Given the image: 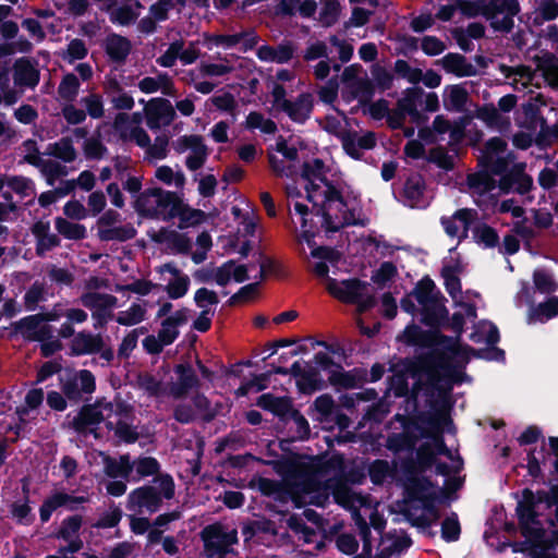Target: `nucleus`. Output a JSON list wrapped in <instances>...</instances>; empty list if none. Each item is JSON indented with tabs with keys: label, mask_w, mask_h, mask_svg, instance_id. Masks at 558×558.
Masks as SVG:
<instances>
[{
	"label": "nucleus",
	"mask_w": 558,
	"mask_h": 558,
	"mask_svg": "<svg viewBox=\"0 0 558 558\" xmlns=\"http://www.w3.org/2000/svg\"><path fill=\"white\" fill-rule=\"evenodd\" d=\"M445 301L446 299L439 298L421 305V322L429 327L428 330L415 324L404 328L403 341L407 345L420 347L428 351L412 359H404L403 366L411 377L426 374L428 385L437 389L440 397L447 398L453 385L462 384L465 374L453 364V359L459 354L456 340L439 330L448 322L449 312Z\"/></svg>",
	"instance_id": "obj_1"
},
{
	"label": "nucleus",
	"mask_w": 558,
	"mask_h": 558,
	"mask_svg": "<svg viewBox=\"0 0 558 558\" xmlns=\"http://www.w3.org/2000/svg\"><path fill=\"white\" fill-rule=\"evenodd\" d=\"M175 485L168 473L157 475L151 484H145L131 490L128 495L126 508L132 511L145 509L148 513H156L162 506L163 499H172Z\"/></svg>",
	"instance_id": "obj_2"
},
{
	"label": "nucleus",
	"mask_w": 558,
	"mask_h": 558,
	"mask_svg": "<svg viewBox=\"0 0 558 558\" xmlns=\"http://www.w3.org/2000/svg\"><path fill=\"white\" fill-rule=\"evenodd\" d=\"M368 282L359 278H350L338 281L335 278H328L326 289L335 299L345 304L357 305L360 312L368 311L375 305V298L365 294Z\"/></svg>",
	"instance_id": "obj_3"
},
{
	"label": "nucleus",
	"mask_w": 558,
	"mask_h": 558,
	"mask_svg": "<svg viewBox=\"0 0 558 558\" xmlns=\"http://www.w3.org/2000/svg\"><path fill=\"white\" fill-rule=\"evenodd\" d=\"M534 492L530 488L522 490V498L518 501L515 514L518 517L520 531L526 543L538 547L545 536V530L539 521V513L536 511V504L533 501Z\"/></svg>",
	"instance_id": "obj_4"
},
{
	"label": "nucleus",
	"mask_w": 558,
	"mask_h": 558,
	"mask_svg": "<svg viewBox=\"0 0 558 558\" xmlns=\"http://www.w3.org/2000/svg\"><path fill=\"white\" fill-rule=\"evenodd\" d=\"M174 149L178 153H183L187 149L192 150V154L189 155L185 160V166L191 171L201 169L208 157V148L204 144V138L196 134L180 136L175 143Z\"/></svg>",
	"instance_id": "obj_5"
},
{
	"label": "nucleus",
	"mask_w": 558,
	"mask_h": 558,
	"mask_svg": "<svg viewBox=\"0 0 558 558\" xmlns=\"http://www.w3.org/2000/svg\"><path fill=\"white\" fill-rule=\"evenodd\" d=\"M105 421L102 411H96V405L83 404L77 414L69 422V427L82 436L93 435L99 438L98 425Z\"/></svg>",
	"instance_id": "obj_6"
},
{
	"label": "nucleus",
	"mask_w": 558,
	"mask_h": 558,
	"mask_svg": "<svg viewBox=\"0 0 558 558\" xmlns=\"http://www.w3.org/2000/svg\"><path fill=\"white\" fill-rule=\"evenodd\" d=\"M41 324V316L28 315L12 323L13 335L20 333L26 341H43L53 338V327Z\"/></svg>",
	"instance_id": "obj_7"
},
{
	"label": "nucleus",
	"mask_w": 558,
	"mask_h": 558,
	"mask_svg": "<svg viewBox=\"0 0 558 558\" xmlns=\"http://www.w3.org/2000/svg\"><path fill=\"white\" fill-rule=\"evenodd\" d=\"M283 488L278 489L275 494V500L279 502H288L292 500L296 508L303 506L302 494H311L318 492L324 487L323 483L314 477H307L302 482H282Z\"/></svg>",
	"instance_id": "obj_8"
},
{
	"label": "nucleus",
	"mask_w": 558,
	"mask_h": 558,
	"mask_svg": "<svg viewBox=\"0 0 558 558\" xmlns=\"http://www.w3.org/2000/svg\"><path fill=\"white\" fill-rule=\"evenodd\" d=\"M173 372L177 375V381L169 385V395L174 399H183L191 390L201 388L202 383L190 363L175 364Z\"/></svg>",
	"instance_id": "obj_9"
},
{
	"label": "nucleus",
	"mask_w": 558,
	"mask_h": 558,
	"mask_svg": "<svg viewBox=\"0 0 558 558\" xmlns=\"http://www.w3.org/2000/svg\"><path fill=\"white\" fill-rule=\"evenodd\" d=\"M145 113L146 124L150 130H158L161 124L169 125L175 118V110L170 100L162 97L151 98Z\"/></svg>",
	"instance_id": "obj_10"
},
{
	"label": "nucleus",
	"mask_w": 558,
	"mask_h": 558,
	"mask_svg": "<svg viewBox=\"0 0 558 558\" xmlns=\"http://www.w3.org/2000/svg\"><path fill=\"white\" fill-rule=\"evenodd\" d=\"M425 179L420 173L411 174L404 182L402 197L404 205L411 208H426L428 202L424 198Z\"/></svg>",
	"instance_id": "obj_11"
},
{
	"label": "nucleus",
	"mask_w": 558,
	"mask_h": 558,
	"mask_svg": "<svg viewBox=\"0 0 558 558\" xmlns=\"http://www.w3.org/2000/svg\"><path fill=\"white\" fill-rule=\"evenodd\" d=\"M13 80L14 84L20 87H36L40 80L36 61L27 57L16 59L13 64Z\"/></svg>",
	"instance_id": "obj_12"
},
{
	"label": "nucleus",
	"mask_w": 558,
	"mask_h": 558,
	"mask_svg": "<svg viewBox=\"0 0 558 558\" xmlns=\"http://www.w3.org/2000/svg\"><path fill=\"white\" fill-rule=\"evenodd\" d=\"M220 524H209L201 532L204 543V551L208 558H225L230 549H227L225 541L220 537Z\"/></svg>",
	"instance_id": "obj_13"
},
{
	"label": "nucleus",
	"mask_w": 558,
	"mask_h": 558,
	"mask_svg": "<svg viewBox=\"0 0 558 558\" xmlns=\"http://www.w3.org/2000/svg\"><path fill=\"white\" fill-rule=\"evenodd\" d=\"M105 347L102 336L100 333H92L88 331L77 332L71 341V355L82 356L96 354Z\"/></svg>",
	"instance_id": "obj_14"
},
{
	"label": "nucleus",
	"mask_w": 558,
	"mask_h": 558,
	"mask_svg": "<svg viewBox=\"0 0 558 558\" xmlns=\"http://www.w3.org/2000/svg\"><path fill=\"white\" fill-rule=\"evenodd\" d=\"M436 463V452L428 442L422 444L416 450V460L407 459L402 463L407 475H417L426 472Z\"/></svg>",
	"instance_id": "obj_15"
},
{
	"label": "nucleus",
	"mask_w": 558,
	"mask_h": 558,
	"mask_svg": "<svg viewBox=\"0 0 558 558\" xmlns=\"http://www.w3.org/2000/svg\"><path fill=\"white\" fill-rule=\"evenodd\" d=\"M256 405L272 413L283 423L288 422V414L293 409V402L290 397H277L270 392L260 395L257 398Z\"/></svg>",
	"instance_id": "obj_16"
},
{
	"label": "nucleus",
	"mask_w": 558,
	"mask_h": 558,
	"mask_svg": "<svg viewBox=\"0 0 558 558\" xmlns=\"http://www.w3.org/2000/svg\"><path fill=\"white\" fill-rule=\"evenodd\" d=\"M314 104L310 93H301L294 101H284L283 112L296 123H305L312 113Z\"/></svg>",
	"instance_id": "obj_17"
},
{
	"label": "nucleus",
	"mask_w": 558,
	"mask_h": 558,
	"mask_svg": "<svg viewBox=\"0 0 558 558\" xmlns=\"http://www.w3.org/2000/svg\"><path fill=\"white\" fill-rule=\"evenodd\" d=\"M86 496H72L64 492H56L44 500L39 508V518L43 523L50 520L51 514L58 508L66 506L69 502H87Z\"/></svg>",
	"instance_id": "obj_18"
},
{
	"label": "nucleus",
	"mask_w": 558,
	"mask_h": 558,
	"mask_svg": "<svg viewBox=\"0 0 558 558\" xmlns=\"http://www.w3.org/2000/svg\"><path fill=\"white\" fill-rule=\"evenodd\" d=\"M476 210L471 208H461L454 211L451 217L442 216L440 218L441 226L444 227L445 232L451 236L456 238L459 233V228L456 221H460L463 225V236L468 235V231L476 218Z\"/></svg>",
	"instance_id": "obj_19"
},
{
	"label": "nucleus",
	"mask_w": 558,
	"mask_h": 558,
	"mask_svg": "<svg viewBox=\"0 0 558 558\" xmlns=\"http://www.w3.org/2000/svg\"><path fill=\"white\" fill-rule=\"evenodd\" d=\"M156 189L159 192L155 195L156 206L154 207L157 208L158 216L161 214L165 221L177 218V215L180 214L178 209L183 199L175 192L166 191L161 187Z\"/></svg>",
	"instance_id": "obj_20"
},
{
	"label": "nucleus",
	"mask_w": 558,
	"mask_h": 558,
	"mask_svg": "<svg viewBox=\"0 0 558 558\" xmlns=\"http://www.w3.org/2000/svg\"><path fill=\"white\" fill-rule=\"evenodd\" d=\"M423 375L427 377V375L424 373L414 377L417 379L413 384L412 389H410L405 374L402 372L396 373L389 377V388H390V390L393 391L395 396L398 398H407V397H409L410 393L412 395V397L416 398V396L418 395V392L421 391L422 386H423V381L421 379V377ZM426 385L429 389H432L433 391H437L439 393V391L437 389H434L428 385L427 379H426Z\"/></svg>",
	"instance_id": "obj_21"
},
{
	"label": "nucleus",
	"mask_w": 558,
	"mask_h": 558,
	"mask_svg": "<svg viewBox=\"0 0 558 558\" xmlns=\"http://www.w3.org/2000/svg\"><path fill=\"white\" fill-rule=\"evenodd\" d=\"M132 49L130 39L116 33L109 34L105 39V52L116 63H123Z\"/></svg>",
	"instance_id": "obj_22"
},
{
	"label": "nucleus",
	"mask_w": 558,
	"mask_h": 558,
	"mask_svg": "<svg viewBox=\"0 0 558 558\" xmlns=\"http://www.w3.org/2000/svg\"><path fill=\"white\" fill-rule=\"evenodd\" d=\"M440 63L447 73H452L458 77L474 76L477 73L476 69L460 53L449 52L440 60Z\"/></svg>",
	"instance_id": "obj_23"
},
{
	"label": "nucleus",
	"mask_w": 558,
	"mask_h": 558,
	"mask_svg": "<svg viewBox=\"0 0 558 558\" xmlns=\"http://www.w3.org/2000/svg\"><path fill=\"white\" fill-rule=\"evenodd\" d=\"M462 271L463 266L460 260H456L453 264H446L441 268L440 275L444 279L445 289L452 299H456L462 291L459 277Z\"/></svg>",
	"instance_id": "obj_24"
},
{
	"label": "nucleus",
	"mask_w": 558,
	"mask_h": 558,
	"mask_svg": "<svg viewBox=\"0 0 558 558\" xmlns=\"http://www.w3.org/2000/svg\"><path fill=\"white\" fill-rule=\"evenodd\" d=\"M104 464L105 474L110 478L121 477L128 480L133 471L130 454H122L119 460L107 456L104 459Z\"/></svg>",
	"instance_id": "obj_25"
},
{
	"label": "nucleus",
	"mask_w": 558,
	"mask_h": 558,
	"mask_svg": "<svg viewBox=\"0 0 558 558\" xmlns=\"http://www.w3.org/2000/svg\"><path fill=\"white\" fill-rule=\"evenodd\" d=\"M434 486V483L427 476L409 475L408 484L404 488L407 499L410 501H421Z\"/></svg>",
	"instance_id": "obj_26"
},
{
	"label": "nucleus",
	"mask_w": 558,
	"mask_h": 558,
	"mask_svg": "<svg viewBox=\"0 0 558 558\" xmlns=\"http://www.w3.org/2000/svg\"><path fill=\"white\" fill-rule=\"evenodd\" d=\"M339 409L333 398L329 393L318 396L311 407V410L315 412L314 420L322 423L324 426L331 422L332 415Z\"/></svg>",
	"instance_id": "obj_27"
},
{
	"label": "nucleus",
	"mask_w": 558,
	"mask_h": 558,
	"mask_svg": "<svg viewBox=\"0 0 558 558\" xmlns=\"http://www.w3.org/2000/svg\"><path fill=\"white\" fill-rule=\"evenodd\" d=\"M45 154L68 163L73 162L77 157L73 140L70 136H63L58 142L50 143Z\"/></svg>",
	"instance_id": "obj_28"
},
{
	"label": "nucleus",
	"mask_w": 558,
	"mask_h": 558,
	"mask_svg": "<svg viewBox=\"0 0 558 558\" xmlns=\"http://www.w3.org/2000/svg\"><path fill=\"white\" fill-rule=\"evenodd\" d=\"M411 292L420 305H425V303L435 301L439 298L445 300V296L436 289L435 282L428 276L418 280Z\"/></svg>",
	"instance_id": "obj_29"
},
{
	"label": "nucleus",
	"mask_w": 558,
	"mask_h": 558,
	"mask_svg": "<svg viewBox=\"0 0 558 558\" xmlns=\"http://www.w3.org/2000/svg\"><path fill=\"white\" fill-rule=\"evenodd\" d=\"M359 369L354 368L353 371L347 372L342 368L341 365H337V368L330 371L328 380L331 386L337 389H353L359 386L360 381H363L365 378H360L354 373H357Z\"/></svg>",
	"instance_id": "obj_30"
},
{
	"label": "nucleus",
	"mask_w": 558,
	"mask_h": 558,
	"mask_svg": "<svg viewBox=\"0 0 558 558\" xmlns=\"http://www.w3.org/2000/svg\"><path fill=\"white\" fill-rule=\"evenodd\" d=\"M537 68L543 72V76L548 85L558 88V58L553 52H546L536 58Z\"/></svg>",
	"instance_id": "obj_31"
},
{
	"label": "nucleus",
	"mask_w": 558,
	"mask_h": 558,
	"mask_svg": "<svg viewBox=\"0 0 558 558\" xmlns=\"http://www.w3.org/2000/svg\"><path fill=\"white\" fill-rule=\"evenodd\" d=\"M556 316H558V296H550L545 302L531 307L529 323H544Z\"/></svg>",
	"instance_id": "obj_32"
},
{
	"label": "nucleus",
	"mask_w": 558,
	"mask_h": 558,
	"mask_svg": "<svg viewBox=\"0 0 558 558\" xmlns=\"http://www.w3.org/2000/svg\"><path fill=\"white\" fill-rule=\"evenodd\" d=\"M159 190L155 187H148L135 196L133 207L140 216L145 218L158 217V210L151 205L150 201L153 197L155 198Z\"/></svg>",
	"instance_id": "obj_33"
},
{
	"label": "nucleus",
	"mask_w": 558,
	"mask_h": 558,
	"mask_svg": "<svg viewBox=\"0 0 558 558\" xmlns=\"http://www.w3.org/2000/svg\"><path fill=\"white\" fill-rule=\"evenodd\" d=\"M137 231L132 223H125L119 227L112 228H99L98 238L100 241L109 242V241H119L126 242L136 236Z\"/></svg>",
	"instance_id": "obj_34"
},
{
	"label": "nucleus",
	"mask_w": 558,
	"mask_h": 558,
	"mask_svg": "<svg viewBox=\"0 0 558 558\" xmlns=\"http://www.w3.org/2000/svg\"><path fill=\"white\" fill-rule=\"evenodd\" d=\"M241 532L245 542L251 541L253 537L259 534L275 535L277 533L275 523L266 518H262L259 520H247L245 523H243Z\"/></svg>",
	"instance_id": "obj_35"
},
{
	"label": "nucleus",
	"mask_w": 558,
	"mask_h": 558,
	"mask_svg": "<svg viewBox=\"0 0 558 558\" xmlns=\"http://www.w3.org/2000/svg\"><path fill=\"white\" fill-rule=\"evenodd\" d=\"M178 211L180 213L179 215H177V217L180 220V229L199 226L207 219V214L204 210L192 208L184 202L181 203V206L179 207Z\"/></svg>",
	"instance_id": "obj_36"
},
{
	"label": "nucleus",
	"mask_w": 558,
	"mask_h": 558,
	"mask_svg": "<svg viewBox=\"0 0 558 558\" xmlns=\"http://www.w3.org/2000/svg\"><path fill=\"white\" fill-rule=\"evenodd\" d=\"M117 301L118 299L114 295L99 292H85L80 298L81 304L92 311L102 307H113Z\"/></svg>",
	"instance_id": "obj_37"
},
{
	"label": "nucleus",
	"mask_w": 558,
	"mask_h": 558,
	"mask_svg": "<svg viewBox=\"0 0 558 558\" xmlns=\"http://www.w3.org/2000/svg\"><path fill=\"white\" fill-rule=\"evenodd\" d=\"M425 93L422 87L412 86L403 90V96L398 99L397 106L400 107L405 113L416 114V109L423 101Z\"/></svg>",
	"instance_id": "obj_38"
},
{
	"label": "nucleus",
	"mask_w": 558,
	"mask_h": 558,
	"mask_svg": "<svg viewBox=\"0 0 558 558\" xmlns=\"http://www.w3.org/2000/svg\"><path fill=\"white\" fill-rule=\"evenodd\" d=\"M513 1L514 0H483L482 16L490 24L497 19L498 14H502L505 11H509L511 14L515 11Z\"/></svg>",
	"instance_id": "obj_39"
},
{
	"label": "nucleus",
	"mask_w": 558,
	"mask_h": 558,
	"mask_svg": "<svg viewBox=\"0 0 558 558\" xmlns=\"http://www.w3.org/2000/svg\"><path fill=\"white\" fill-rule=\"evenodd\" d=\"M54 227L61 235L69 240L80 241L85 239L87 234L84 225L71 222L62 217L54 219Z\"/></svg>",
	"instance_id": "obj_40"
},
{
	"label": "nucleus",
	"mask_w": 558,
	"mask_h": 558,
	"mask_svg": "<svg viewBox=\"0 0 558 558\" xmlns=\"http://www.w3.org/2000/svg\"><path fill=\"white\" fill-rule=\"evenodd\" d=\"M416 436L409 432L395 433L388 436L386 448L395 453L414 449Z\"/></svg>",
	"instance_id": "obj_41"
},
{
	"label": "nucleus",
	"mask_w": 558,
	"mask_h": 558,
	"mask_svg": "<svg viewBox=\"0 0 558 558\" xmlns=\"http://www.w3.org/2000/svg\"><path fill=\"white\" fill-rule=\"evenodd\" d=\"M350 88L353 98H357L361 106L369 104L375 94V85L366 76L356 80L355 84H351Z\"/></svg>",
	"instance_id": "obj_42"
},
{
	"label": "nucleus",
	"mask_w": 558,
	"mask_h": 558,
	"mask_svg": "<svg viewBox=\"0 0 558 558\" xmlns=\"http://www.w3.org/2000/svg\"><path fill=\"white\" fill-rule=\"evenodd\" d=\"M473 238L476 243L483 244L487 248H493L499 243L497 231L485 222L473 228Z\"/></svg>",
	"instance_id": "obj_43"
},
{
	"label": "nucleus",
	"mask_w": 558,
	"mask_h": 558,
	"mask_svg": "<svg viewBox=\"0 0 558 558\" xmlns=\"http://www.w3.org/2000/svg\"><path fill=\"white\" fill-rule=\"evenodd\" d=\"M522 112L525 118L524 126L531 132H535L537 126L547 123L546 119L542 116L541 109L536 102L530 100L523 104Z\"/></svg>",
	"instance_id": "obj_44"
},
{
	"label": "nucleus",
	"mask_w": 558,
	"mask_h": 558,
	"mask_svg": "<svg viewBox=\"0 0 558 558\" xmlns=\"http://www.w3.org/2000/svg\"><path fill=\"white\" fill-rule=\"evenodd\" d=\"M80 81L73 73L65 74L59 86H58V94L61 99L65 100L66 102H72L75 100L78 89H80Z\"/></svg>",
	"instance_id": "obj_45"
},
{
	"label": "nucleus",
	"mask_w": 558,
	"mask_h": 558,
	"mask_svg": "<svg viewBox=\"0 0 558 558\" xmlns=\"http://www.w3.org/2000/svg\"><path fill=\"white\" fill-rule=\"evenodd\" d=\"M448 104L445 101V106L448 110L462 112L465 109V105L469 99V94L461 85H449Z\"/></svg>",
	"instance_id": "obj_46"
},
{
	"label": "nucleus",
	"mask_w": 558,
	"mask_h": 558,
	"mask_svg": "<svg viewBox=\"0 0 558 558\" xmlns=\"http://www.w3.org/2000/svg\"><path fill=\"white\" fill-rule=\"evenodd\" d=\"M440 533L441 538L447 543L459 541L461 536V525L456 512H451L450 515L442 520Z\"/></svg>",
	"instance_id": "obj_47"
},
{
	"label": "nucleus",
	"mask_w": 558,
	"mask_h": 558,
	"mask_svg": "<svg viewBox=\"0 0 558 558\" xmlns=\"http://www.w3.org/2000/svg\"><path fill=\"white\" fill-rule=\"evenodd\" d=\"M425 159L430 162L435 163L438 168L450 171L454 168V160L453 157L448 154L446 148L444 146H436L434 148H430L428 154L426 155Z\"/></svg>",
	"instance_id": "obj_48"
},
{
	"label": "nucleus",
	"mask_w": 558,
	"mask_h": 558,
	"mask_svg": "<svg viewBox=\"0 0 558 558\" xmlns=\"http://www.w3.org/2000/svg\"><path fill=\"white\" fill-rule=\"evenodd\" d=\"M82 523L83 519L80 514L68 517L61 522V526L54 536L63 541H70L74 535L77 536Z\"/></svg>",
	"instance_id": "obj_49"
},
{
	"label": "nucleus",
	"mask_w": 558,
	"mask_h": 558,
	"mask_svg": "<svg viewBox=\"0 0 558 558\" xmlns=\"http://www.w3.org/2000/svg\"><path fill=\"white\" fill-rule=\"evenodd\" d=\"M341 5L338 0H324L319 12V21L326 27H330L339 20Z\"/></svg>",
	"instance_id": "obj_50"
},
{
	"label": "nucleus",
	"mask_w": 558,
	"mask_h": 558,
	"mask_svg": "<svg viewBox=\"0 0 558 558\" xmlns=\"http://www.w3.org/2000/svg\"><path fill=\"white\" fill-rule=\"evenodd\" d=\"M132 464L140 477L161 475L160 463L154 457H140Z\"/></svg>",
	"instance_id": "obj_51"
},
{
	"label": "nucleus",
	"mask_w": 558,
	"mask_h": 558,
	"mask_svg": "<svg viewBox=\"0 0 558 558\" xmlns=\"http://www.w3.org/2000/svg\"><path fill=\"white\" fill-rule=\"evenodd\" d=\"M337 137L341 141L342 148L348 156L354 160H360L362 158V153L360 151L356 143L357 132L344 130L339 132Z\"/></svg>",
	"instance_id": "obj_52"
},
{
	"label": "nucleus",
	"mask_w": 558,
	"mask_h": 558,
	"mask_svg": "<svg viewBox=\"0 0 558 558\" xmlns=\"http://www.w3.org/2000/svg\"><path fill=\"white\" fill-rule=\"evenodd\" d=\"M137 386L150 397H159L163 393L162 383L150 373L137 375Z\"/></svg>",
	"instance_id": "obj_53"
},
{
	"label": "nucleus",
	"mask_w": 558,
	"mask_h": 558,
	"mask_svg": "<svg viewBox=\"0 0 558 558\" xmlns=\"http://www.w3.org/2000/svg\"><path fill=\"white\" fill-rule=\"evenodd\" d=\"M146 311L137 303H133L128 311L120 312L116 320L122 326H133L145 319Z\"/></svg>",
	"instance_id": "obj_54"
},
{
	"label": "nucleus",
	"mask_w": 558,
	"mask_h": 558,
	"mask_svg": "<svg viewBox=\"0 0 558 558\" xmlns=\"http://www.w3.org/2000/svg\"><path fill=\"white\" fill-rule=\"evenodd\" d=\"M476 117L484 121L488 126L499 128L502 124L509 125V121L505 120L494 105H484L477 109Z\"/></svg>",
	"instance_id": "obj_55"
},
{
	"label": "nucleus",
	"mask_w": 558,
	"mask_h": 558,
	"mask_svg": "<svg viewBox=\"0 0 558 558\" xmlns=\"http://www.w3.org/2000/svg\"><path fill=\"white\" fill-rule=\"evenodd\" d=\"M533 282L539 293L549 294L558 289V283L553 276L543 269H537L533 272Z\"/></svg>",
	"instance_id": "obj_56"
},
{
	"label": "nucleus",
	"mask_w": 558,
	"mask_h": 558,
	"mask_svg": "<svg viewBox=\"0 0 558 558\" xmlns=\"http://www.w3.org/2000/svg\"><path fill=\"white\" fill-rule=\"evenodd\" d=\"M390 474L391 468L387 460L376 459L369 464L368 476L375 485H381Z\"/></svg>",
	"instance_id": "obj_57"
},
{
	"label": "nucleus",
	"mask_w": 558,
	"mask_h": 558,
	"mask_svg": "<svg viewBox=\"0 0 558 558\" xmlns=\"http://www.w3.org/2000/svg\"><path fill=\"white\" fill-rule=\"evenodd\" d=\"M166 241L169 243L171 250L178 254L186 255L191 252L192 242L185 233L169 231Z\"/></svg>",
	"instance_id": "obj_58"
},
{
	"label": "nucleus",
	"mask_w": 558,
	"mask_h": 558,
	"mask_svg": "<svg viewBox=\"0 0 558 558\" xmlns=\"http://www.w3.org/2000/svg\"><path fill=\"white\" fill-rule=\"evenodd\" d=\"M190 282L189 276L183 274L178 276L174 280L169 281L165 290L170 299L178 300L187 293Z\"/></svg>",
	"instance_id": "obj_59"
},
{
	"label": "nucleus",
	"mask_w": 558,
	"mask_h": 558,
	"mask_svg": "<svg viewBox=\"0 0 558 558\" xmlns=\"http://www.w3.org/2000/svg\"><path fill=\"white\" fill-rule=\"evenodd\" d=\"M259 287V281L241 287L238 292L230 296V299L227 301V305L235 306L240 303L248 302L257 294Z\"/></svg>",
	"instance_id": "obj_60"
},
{
	"label": "nucleus",
	"mask_w": 558,
	"mask_h": 558,
	"mask_svg": "<svg viewBox=\"0 0 558 558\" xmlns=\"http://www.w3.org/2000/svg\"><path fill=\"white\" fill-rule=\"evenodd\" d=\"M513 4L515 5V11L510 14L509 11L504 12V17L501 20L496 19L494 22H492L489 25L495 32L506 33L509 34L512 32L514 27V20L513 17L517 16L520 11V2L518 0L513 1Z\"/></svg>",
	"instance_id": "obj_61"
},
{
	"label": "nucleus",
	"mask_w": 558,
	"mask_h": 558,
	"mask_svg": "<svg viewBox=\"0 0 558 558\" xmlns=\"http://www.w3.org/2000/svg\"><path fill=\"white\" fill-rule=\"evenodd\" d=\"M45 300V286L35 281L24 294V304L26 310L35 311L38 303Z\"/></svg>",
	"instance_id": "obj_62"
},
{
	"label": "nucleus",
	"mask_w": 558,
	"mask_h": 558,
	"mask_svg": "<svg viewBox=\"0 0 558 558\" xmlns=\"http://www.w3.org/2000/svg\"><path fill=\"white\" fill-rule=\"evenodd\" d=\"M371 72L380 92H386L392 87L393 75L385 66L375 63L372 65Z\"/></svg>",
	"instance_id": "obj_63"
},
{
	"label": "nucleus",
	"mask_w": 558,
	"mask_h": 558,
	"mask_svg": "<svg viewBox=\"0 0 558 558\" xmlns=\"http://www.w3.org/2000/svg\"><path fill=\"white\" fill-rule=\"evenodd\" d=\"M114 436L125 444H134L140 438L136 427L122 420L116 423Z\"/></svg>",
	"instance_id": "obj_64"
}]
</instances>
